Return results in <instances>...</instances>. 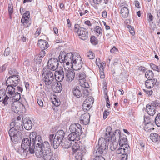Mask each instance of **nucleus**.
Here are the masks:
<instances>
[{"label":"nucleus","mask_w":160,"mask_h":160,"mask_svg":"<svg viewBox=\"0 0 160 160\" xmlns=\"http://www.w3.org/2000/svg\"><path fill=\"white\" fill-rule=\"evenodd\" d=\"M6 94V91L5 89L0 90V102L2 101V103L4 105L8 104L7 100L9 98L8 95Z\"/></svg>","instance_id":"obj_15"},{"label":"nucleus","mask_w":160,"mask_h":160,"mask_svg":"<svg viewBox=\"0 0 160 160\" xmlns=\"http://www.w3.org/2000/svg\"><path fill=\"white\" fill-rule=\"evenodd\" d=\"M145 75L147 78L151 79L153 77V74L152 71L148 70L146 72Z\"/></svg>","instance_id":"obj_37"},{"label":"nucleus","mask_w":160,"mask_h":160,"mask_svg":"<svg viewBox=\"0 0 160 160\" xmlns=\"http://www.w3.org/2000/svg\"><path fill=\"white\" fill-rule=\"evenodd\" d=\"M87 55L89 59H93L94 57V54L92 52H89L87 54Z\"/></svg>","instance_id":"obj_51"},{"label":"nucleus","mask_w":160,"mask_h":160,"mask_svg":"<svg viewBox=\"0 0 160 160\" xmlns=\"http://www.w3.org/2000/svg\"><path fill=\"white\" fill-rule=\"evenodd\" d=\"M109 114V112H108L107 110H105L103 112V118L104 119H105Z\"/></svg>","instance_id":"obj_60"},{"label":"nucleus","mask_w":160,"mask_h":160,"mask_svg":"<svg viewBox=\"0 0 160 160\" xmlns=\"http://www.w3.org/2000/svg\"><path fill=\"white\" fill-rule=\"evenodd\" d=\"M32 123L31 120L26 121L24 123V126L25 129L27 130H30L32 128Z\"/></svg>","instance_id":"obj_29"},{"label":"nucleus","mask_w":160,"mask_h":160,"mask_svg":"<svg viewBox=\"0 0 160 160\" xmlns=\"http://www.w3.org/2000/svg\"><path fill=\"white\" fill-rule=\"evenodd\" d=\"M110 148L112 151H113L118 146V143L116 141L112 140V142L111 140H110Z\"/></svg>","instance_id":"obj_31"},{"label":"nucleus","mask_w":160,"mask_h":160,"mask_svg":"<svg viewBox=\"0 0 160 160\" xmlns=\"http://www.w3.org/2000/svg\"><path fill=\"white\" fill-rule=\"evenodd\" d=\"M42 79L46 86H52L55 82L57 84L55 87L53 88V91L56 93L60 92L62 90V88L60 81L57 82L54 79L53 74L52 72L49 70L43 71L42 74Z\"/></svg>","instance_id":"obj_3"},{"label":"nucleus","mask_w":160,"mask_h":160,"mask_svg":"<svg viewBox=\"0 0 160 160\" xmlns=\"http://www.w3.org/2000/svg\"><path fill=\"white\" fill-rule=\"evenodd\" d=\"M112 131V128L110 126L107 127L106 129V136H108L109 135H110Z\"/></svg>","instance_id":"obj_47"},{"label":"nucleus","mask_w":160,"mask_h":160,"mask_svg":"<svg viewBox=\"0 0 160 160\" xmlns=\"http://www.w3.org/2000/svg\"><path fill=\"white\" fill-rule=\"evenodd\" d=\"M59 62L58 60L56 58H52L50 59L48 62V68L46 70L45 69H43V72L44 70H52L54 71L56 70L58 66Z\"/></svg>","instance_id":"obj_10"},{"label":"nucleus","mask_w":160,"mask_h":160,"mask_svg":"<svg viewBox=\"0 0 160 160\" xmlns=\"http://www.w3.org/2000/svg\"><path fill=\"white\" fill-rule=\"evenodd\" d=\"M143 90L148 95H151L153 93V92L152 90H148L144 89Z\"/></svg>","instance_id":"obj_61"},{"label":"nucleus","mask_w":160,"mask_h":160,"mask_svg":"<svg viewBox=\"0 0 160 160\" xmlns=\"http://www.w3.org/2000/svg\"><path fill=\"white\" fill-rule=\"evenodd\" d=\"M146 110L148 113L151 116H153L155 113V108L150 105H146Z\"/></svg>","instance_id":"obj_25"},{"label":"nucleus","mask_w":160,"mask_h":160,"mask_svg":"<svg viewBox=\"0 0 160 160\" xmlns=\"http://www.w3.org/2000/svg\"><path fill=\"white\" fill-rule=\"evenodd\" d=\"M76 160H82V158L81 155H77L75 156Z\"/></svg>","instance_id":"obj_64"},{"label":"nucleus","mask_w":160,"mask_h":160,"mask_svg":"<svg viewBox=\"0 0 160 160\" xmlns=\"http://www.w3.org/2000/svg\"><path fill=\"white\" fill-rule=\"evenodd\" d=\"M18 107L19 108V109L20 110L18 111V112H21L22 109L23 108H25V107L23 105L22 103L18 102Z\"/></svg>","instance_id":"obj_53"},{"label":"nucleus","mask_w":160,"mask_h":160,"mask_svg":"<svg viewBox=\"0 0 160 160\" xmlns=\"http://www.w3.org/2000/svg\"><path fill=\"white\" fill-rule=\"evenodd\" d=\"M7 86L6 90L7 92V95L9 97H10L11 96L14 95L15 94V89L13 87V86H10L8 84L6 85Z\"/></svg>","instance_id":"obj_21"},{"label":"nucleus","mask_w":160,"mask_h":160,"mask_svg":"<svg viewBox=\"0 0 160 160\" xmlns=\"http://www.w3.org/2000/svg\"><path fill=\"white\" fill-rule=\"evenodd\" d=\"M30 12L29 11H26L23 14L22 17H24L25 18H30Z\"/></svg>","instance_id":"obj_58"},{"label":"nucleus","mask_w":160,"mask_h":160,"mask_svg":"<svg viewBox=\"0 0 160 160\" xmlns=\"http://www.w3.org/2000/svg\"><path fill=\"white\" fill-rule=\"evenodd\" d=\"M65 135V132L62 130H59L56 133L54 136L53 134H50L49 136V139L53 145L54 149H57L59 146L62 141L64 139Z\"/></svg>","instance_id":"obj_5"},{"label":"nucleus","mask_w":160,"mask_h":160,"mask_svg":"<svg viewBox=\"0 0 160 160\" xmlns=\"http://www.w3.org/2000/svg\"><path fill=\"white\" fill-rule=\"evenodd\" d=\"M58 59L61 63H65L67 65L71 64L72 67H74L75 70L80 69L82 65V61L81 57L76 53L73 54L71 52H69L65 55L63 52H60Z\"/></svg>","instance_id":"obj_1"},{"label":"nucleus","mask_w":160,"mask_h":160,"mask_svg":"<svg viewBox=\"0 0 160 160\" xmlns=\"http://www.w3.org/2000/svg\"><path fill=\"white\" fill-rule=\"evenodd\" d=\"M21 22L23 23V25L26 28L29 27L31 24L30 18L22 17Z\"/></svg>","instance_id":"obj_26"},{"label":"nucleus","mask_w":160,"mask_h":160,"mask_svg":"<svg viewBox=\"0 0 160 160\" xmlns=\"http://www.w3.org/2000/svg\"><path fill=\"white\" fill-rule=\"evenodd\" d=\"M80 85L81 87L86 88H89V85L87 82H84L82 83L80 82Z\"/></svg>","instance_id":"obj_55"},{"label":"nucleus","mask_w":160,"mask_h":160,"mask_svg":"<svg viewBox=\"0 0 160 160\" xmlns=\"http://www.w3.org/2000/svg\"><path fill=\"white\" fill-rule=\"evenodd\" d=\"M62 146L63 148H68L72 145V142L68 138H64L61 142Z\"/></svg>","instance_id":"obj_20"},{"label":"nucleus","mask_w":160,"mask_h":160,"mask_svg":"<svg viewBox=\"0 0 160 160\" xmlns=\"http://www.w3.org/2000/svg\"><path fill=\"white\" fill-rule=\"evenodd\" d=\"M21 148L25 152L29 151L31 154L34 153L33 146H32L31 140H30L28 138H25L23 139L21 144Z\"/></svg>","instance_id":"obj_8"},{"label":"nucleus","mask_w":160,"mask_h":160,"mask_svg":"<svg viewBox=\"0 0 160 160\" xmlns=\"http://www.w3.org/2000/svg\"><path fill=\"white\" fill-rule=\"evenodd\" d=\"M10 52V49L9 48H7L4 51V55L5 56H7L8 55Z\"/></svg>","instance_id":"obj_56"},{"label":"nucleus","mask_w":160,"mask_h":160,"mask_svg":"<svg viewBox=\"0 0 160 160\" xmlns=\"http://www.w3.org/2000/svg\"><path fill=\"white\" fill-rule=\"evenodd\" d=\"M154 125L153 124L151 121L148 122L146 124H145L144 126V130L147 132H151L152 130L154 129L153 127Z\"/></svg>","instance_id":"obj_24"},{"label":"nucleus","mask_w":160,"mask_h":160,"mask_svg":"<svg viewBox=\"0 0 160 160\" xmlns=\"http://www.w3.org/2000/svg\"><path fill=\"white\" fill-rule=\"evenodd\" d=\"M18 102L17 101L14 102L12 105L11 108L12 111L14 112L18 113L19 111V108L18 107Z\"/></svg>","instance_id":"obj_28"},{"label":"nucleus","mask_w":160,"mask_h":160,"mask_svg":"<svg viewBox=\"0 0 160 160\" xmlns=\"http://www.w3.org/2000/svg\"><path fill=\"white\" fill-rule=\"evenodd\" d=\"M96 153V155L94 160H105L104 158L101 155V154H99L98 153Z\"/></svg>","instance_id":"obj_45"},{"label":"nucleus","mask_w":160,"mask_h":160,"mask_svg":"<svg viewBox=\"0 0 160 160\" xmlns=\"http://www.w3.org/2000/svg\"><path fill=\"white\" fill-rule=\"evenodd\" d=\"M119 140V145L120 147H123L124 145L127 143V138L126 136L122 138Z\"/></svg>","instance_id":"obj_32"},{"label":"nucleus","mask_w":160,"mask_h":160,"mask_svg":"<svg viewBox=\"0 0 160 160\" xmlns=\"http://www.w3.org/2000/svg\"><path fill=\"white\" fill-rule=\"evenodd\" d=\"M158 134L156 133H151L150 135V137L151 139L153 141H154V139H156V138L158 137Z\"/></svg>","instance_id":"obj_50"},{"label":"nucleus","mask_w":160,"mask_h":160,"mask_svg":"<svg viewBox=\"0 0 160 160\" xmlns=\"http://www.w3.org/2000/svg\"><path fill=\"white\" fill-rule=\"evenodd\" d=\"M123 146V147H124V148L126 149V152L129 154L130 152V150L129 145L127 144L126 143Z\"/></svg>","instance_id":"obj_57"},{"label":"nucleus","mask_w":160,"mask_h":160,"mask_svg":"<svg viewBox=\"0 0 160 160\" xmlns=\"http://www.w3.org/2000/svg\"><path fill=\"white\" fill-rule=\"evenodd\" d=\"M75 73L71 69H66L65 70V76L66 80L68 82H71L74 79Z\"/></svg>","instance_id":"obj_14"},{"label":"nucleus","mask_w":160,"mask_h":160,"mask_svg":"<svg viewBox=\"0 0 160 160\" xmlns=\"http://www.w3.org/2000/svg\"><path fill=\"white\" fill-rule=\"evenodd\" d=\"M11 128L8 131V134L11 140L14 143H17L21 139V132L23 129L22 122L20 120H15L10 124Z\"/></svg>","instance_id":"obj_2"},{"label":"nucleus","mask_w":160,"mask_h":160,"mask_svg":"<svg viewBox=\"0 0 160 160\" xmlns=\"http://www.w3.org/2000/svg\"><path fill=\"white\" fill-rule=\"evenodd\" d=\"M43 99L41 98L40 97L39 98L38 97L37 99V102L38 104L41 107H42L43 106Z\"/></svg>","instance_id":"obj_49"},{"label":"nucleus","mask_w":160,"mask_h":160,"mask_svg":"<svg viewBox=\"0 0 160 160\" xmlns=\"http://www.w3.org/2000/svg\"><path fill=\"white\" fill-rule=\"evenodd\" d=\"M46 51L45 50H42L39 52V55L38 56L40 57V58H43L45 55Z\"/></svg>","instance_id":"obj_54"},{"label":"nucleus","mask_w":160,"mask_h":160,"mask_svg":"<svg viewBox=\"0 0 160 160\" xmlns=\"http://www.w3.org/2000/svg\"><path fill=\"white\" fill-rule=\"evenodd\" d=\"M13 6L12 2L9 4L8 7V12L9 15L12 14L13 12Z\"/></svg>","instance_id":"obj_39"},{"label":"nucleus","mask_w":160,"mask_h":160,"mask_svg":"<svg viewBox=\"0 0 160 160\" xmlns=\"http://www.w3.org/2000/svg\"><path fill=\"white\" fill-rule=\"evenodd\" d=\"M37 133L36 132H34L31 133L30 134V140L32 141L35 140V139L37 138Z\"/></svg>","instance_id":"obj_40"},{"label":"nucleus","mask_w":160,"mask_h":160,"mask_svg":"<svg viewBox=\"0 0 160 160\" xmlns=\"http://www.w3.org/2000/svg\"><path fill=\"white\" fill-rule=\"evenodd\" d=\"M151 106L153 107L156 108L157 107H160V103L157 100H155L152 102L151 103Z\"/></svg>","instance_id":"obj_44"},{"label":"nucleus","mask_w":160,"mask_h":160,"mask_svg":"<svg viewBox=\"0 0 160 160\" xmlns=\"http://www.w3.org/2000/svg\"><path fill=\"white\" fill-rule=\"evenodd\" d=\"M69 129L70 132L80 135L82 132L81 126L78 123L72 124L69 127Z\"/></svg>","instance_id":"obj_12"},{"label":"nucleus","mask_w":160,"mask_h":160,"mask_svg":"<svg viewBox=\"0 0 160 160\" xmlns=\"http://www.w3.org/2000/svg\"><path fill=\"white\" fill-rule=\"evenodd\" d=\"M44 147L41 150H36L35 155L38 158L42 157L44 160H57V158L55 155H53L50 149V145L48 142H46L42 145Z\"/></svg>","instance_id":"obj_4"},{"label":"nucleus","mask_w":160,"mask_h":160,"mask_svg":"<svg viewBox=\"0 0 160 160\" xmlns=\"http://www.w3.org/2000/svg\"><path fill=\"white\" fill-rule=\"evenodd\" d=\"M156 124L158 127H160V113H158L155 119Z\"/></svg>","instance_id":"obj_38"},{"label":"nucleus","mask_w":160,"mask_h":160,"mask_svg":"<svg viewBox=\"0 0 160 160\" xmlns=\"http://www.w3.org/2000/svg\"><path fill=\"white\" fill-rule=\"evenodd\" d=\"M84 102H85L87 104H89V105H92L94 102V99L92 97H89L84 101Z\"/></svg>","instance_id":"obj_33"},{"label":"nucleus","mask_w":160,"mask_h":160,"mask_svg":"<svg viewBox=\"0 0 160 160\" xmlns=\"http://www.w3.org/2000/svg\"><path fill=\"white\" fill-rule=\"evenodd\" d=\"M37 138L39 140L32 141V146H33L34 149V153H35V154L36 153V150L37 151L38 150L39 151L42 150L43 148H44L42 145H43V144L46 142H48L47 141H45L42 143V140L40 136L38 135Z\"/></svg>","instance_id":"obj_9"},{"label":"nucleus","mask_w":160,"mask_h":160,"mask_svg":"<svg viewBox=\"0 0 160 160\" xmlns=\"http://www.w3.org/2000/svg\"><path fill=\"white\" fill-rule=\"evenodd\" d=\"M90 42L92 44L96 45L98 43V40L95 37L92 36L90 38Z\"/></svg>","instance_id":"obj_36"},{"label":"nucleus","mask_w":160,"mask_h":160,"mask_svg":"<svg viewBox=\"0 0 160 160\" xmlns=\"http://www.w3.org/2000/svg\"><path fill=\"white\" fill-rule=\"evenodd\" d=\"M12 96H13L14 99L16 101L19 100L21 98L20 93L19 92H15V94Z\"/></svg>","instance_id":"obj_43"},{"label":"nucleus","mask_w":160,"mask_h":160,"mask_svg":"<svg viewBox=\"0 0 160 160\" xmlns=\"http://www.w3.org/2000/svg\"><path fill=\"white\" fill-rule=\"evenodd\" d=\"M92 105L87 104L85 102H83L82 105V109L85 112L88 111L91 108Z\"/></svg>","instance_id":"obj_35"},{"label":"nucleus","mask_w":160,"mask_h":160,"mask_svg":"<svg viewBox=\"0 0 160 160\" xmlns=\"http://www.w3.org/2000/svg\"><path fill=\"white\" fill-rule=\"evenodd\" d=\"M121 132L119 130H116L113 132L112 135L109 139H108V142L109 143V141L112 140L114 141H116L117 140H119L120 138Z\"/></svg>","instance_id":"obj_16"},{"label":"nucleus","mask_w":160,"mask_h":160,"mask_svg":"<svg viewBox=\"0 0 160 160\" xmlns=\"http://www.w3.org/2000/svg\"><path fill=\"white\" fill-rule=\"evenodd\" d=\"M71 133H70L68 136V138L70 140L71 142H74L75 141H78L79 139L80 136L81 135L78 134L76 133H73L72 132H71Z\"/></svg>","instance_id":"obj_19"},{"label":"nucleus","mask_w":160,"mask_h":160,"mask_svg":"<svg viewBox=\"0 0 160 160\" xmlns=\"http://www.w3.org/2000/svg\"><path fill=\"white\" fill-rule=\"evenodd\" d=\"M148 20L149 22H152L154 19L153 16L152 15L151 13H149L147 15Z\"/></svg>","instance_id":"obj_46"},{"label":"nucleus","mask_w":160,"mask_h":160,"mask_svg":"<svg viewBox=\"0 0 160 160\" xmlns=\"http://www.w3.org/2000/svg\"><path fill=\"white\" fill-rule=\"evenodd\" d=\"M72 146V148L74 152L77 151L79 148V146L76 142H75Z\"/></svg>","instance_id":"obj_42"},{"label":"nucleus","mask_w":160,"mask_h":160,"mask_svg":"<svg viewBox=\"0 0 160 160\" xmlns=\"http://www.w3.org/2000/svg\"><path fill=\"white\" fill-rule=\"evenodd\" d=\"M157 82V80L154 79H149L146 81L145 84L148 88H150L153 87Z\"/></svg>","instance_id":"obj_23"},{"label":"nucleus","mask_w":160,"mask_h":160,"mask_svg":"<svg viewBox=\"0 0 160 160\" xmlns=\"http://www.w3.org/2000/svg\"><path fill=\"white\" fill-rule=\"evenodd\" d=\"M107 140L105 138H100L98 142V147H96L94 152L96 153L102 154L108 148V143Z\"/></svg>","instance_id":"obj_6"},{"label":"nucleus","mask_w":160,"mask_h":160,"mask_svg":"<svg viewBox=\"0 0 160 160\" xmlns=\"http://www.w3.org/2000/svg\"><path fill=\"white\" fill-rule=\"evenodd\" d=\"M66 70L65 68H62L56 70L54 73L55 79H58L59 81H62L64 78Z\"/></svg>","instance_id":"obj_13"},{"label":"nucleus","mask_w":160,"mask_h":160,"mask_svg":"<svg viewBox=\"0 0 160 160\" xmlns=\"http://www.w3.org/2000/svg\"><path fill=\"white\" fill-rule=\"evenodd\" d=\"M20 81L19 76L18 75H13L9 77L7 79L6 84L16 87Z\"/></svg>","instance_id":"obj_11"},{"label":"nucleus","mask_w":160,"mask_h":160,"mask_svg":"<svg viewBox=\"0 0 160 160\" xmlns=\"http://www.w3.org/2000/svg\"><path fill=\"white\" fill-rule=\"evenodd\" d=\"M116 153L117 154H122V155L127 152H126V149L124 147L122 148V147H120V148L117 150Z\"/></svg>","instance_id":"obj_34"},{"label":"nucleus","mask_w":160,"mask_h":160,"mask_svg":"<svg viewBox=\"0 0 160 160\" xmlns=\"http://www.w3.org/2000/svg\"><path fill=\"white\" fill-rule=\"evenodd\" d=\"M53 101V104L56 106H59L60 104V102L59 99L54 98Z\"/></svg>","instance_id":"obj_52"},{"label":"nucleus","mask_w":160,"mask_h":160,"mask_svg":"<svg viewBox=\"0 0 160 160\" xmlns=\"http://www.w3.org/2000/svg\"><path fill=\"white\" fill-rule=\"evenodd\" d=\"M79 88L78 86H77L73 88V91L74 95L78 98H80L82 96L81 92L79 90Z\"/></svg>","instance_id":"obj_27"},{"label":"nucleus","mask_w":160,"mask_h":160,"mask_svg":"<svg viewBox=\"0 0 160 160\" xmlns=\"http://www.w3.org/2000/svg\"><path fill=\"white\" fill-rule=\"evenodd\" d=\"M86 77V75L84 72H79L76 75V78L79 80H84Z\"/></svg>","instance_id":"obj_30"},{"label":"nucleus","mask_w":160,"mask_h":160,"mask_svg":"<svg viewBox=\"0 0 160 160\" xmlns=\"http://www.w3.org/2000/svg\"><path fill=\"white\" fill-rule=\"evenodd\" d=\"M129 14V10L127 7H124L121 9L120 15L122 17L124 18H126L128 17Z\"/></svg>","instance_id":"obj_22"},{"label":"nucleus","mask_w":160,"mask_h":160,"mask_svg":"<svg viewBox=\"0 0 160 160\" xmlns=\"http://www.w3.org/2000/svg\"><path fill=\"white\" fill-rule=\"evenodd\" d=\"M118 52L117 48L114 47L110 50V52L112 53H116Z\"/></svg>","instance_id":"obj_59"},{"label":"nucleus","mask_w":160,"mask_h":160,"mask_svg":"<svg viewBox=\"0 0 160 160\" xmlns=\"http://www.w3.org/2000/svg\"><path fill=\"white\" fill-rule=\"evenodd\" d=\"M38 46L42 50L47 51V49L49 47L48 43L45 40L40 39L38 41Z\"/></svg>","instance_id":"obj_18"},{"label":"nucleus","mask_w":160,"mask_h":160,"mask_svg":"<svg viewBox=\"0 0 160 160\" xmlns=\"http://www.w3.org/2000/svg\"><path fill=\"white\" fill-rule=\"evenodd\" d=\"M94 3L96 4H101L103 2L104 0H93Z\"/></svg>","instance_id":"obj_63"},{"label":"nucleus","mask_w":160,"mask_h":160,"mask_svg":"<svg viewBox=\"0 0 160 160\" xmlns=\"http://www.w3.org/2000/svg\"><path fill=\"white\" fill-rule=\"evenodd\" d=\"M128 153H125L124 154H123L122 157V160H127L128 158Z\"/></svg>","instance_id":"obj_62"},{"label":"nucleus","mask_w":160,"mask_h":160,"mask_svg":"<svg viewBox=\"0 0 160 160\" xmlns=\"http://www.w3.org/2000/svg\"><path fill=\"white\" fill-rule=\"evenodd\" d=\"M90 115L88 113H85L80 118V122L85 125L88 124L90 121Z\"/></svg>","instance_id":"obj_17"},{"label":"nucleus","mask_w":160,"mask_h":160,"mask_svg":"<svg viewBox=\"0 0 160 160\" xmlns=\"http://www.w3.org/2000/svg\"><path fill=\"white\" fill-rule=\"evenodd\" d=\"M95 32L97 36L99 35H101L102 33V30L101 27L98 26H97L95 28Z\"/></svg>","instance_id":"obj_41"},{"label":"nucleus","mask_w":160,"mask_h":160,"mask_svg":"<svg viewBox=\"0 0 160 160\" xmlns=\"http://www.w3.org/2000/svg\"><path fill=\"white\" fill-rule=\"evenodd\" d=\"M89 92L88 90L86 88L83 90L82 92V96L83 98H86L88 96Z\"/></svg>","instance_id":"obj_48"},{"label":"nucleus","mask_w":160,"mask_h":160,"mask_svg":"<svg viewBox=\"0 0 160 160\" xmlns=\"http://www.w3.org/2000/svg\"><path fill=\"white\" fill-rule=\"evenodd\" d=\"M74 31L80 39L84 40L88 38V33L87 30L84 28L80 27L78 24H75Z\"/></svg>","instance_id":"obj_7"}]
</instances>
